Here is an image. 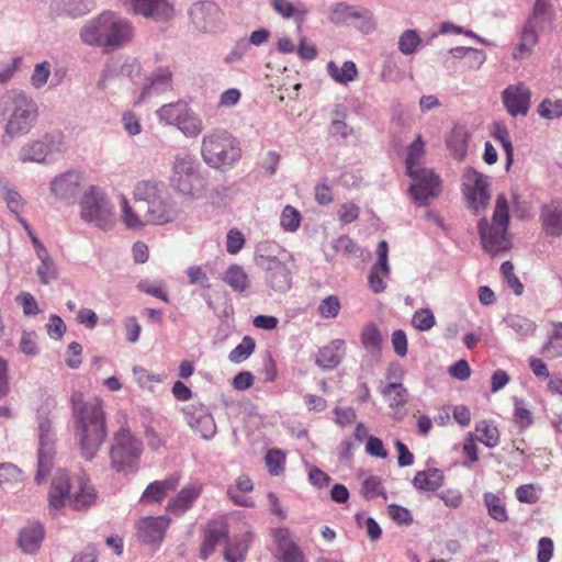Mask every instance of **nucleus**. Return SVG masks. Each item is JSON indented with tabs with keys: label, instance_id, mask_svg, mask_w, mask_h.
Listing matches in <instances>:
<instances>
[{
	"label": "nucleus",
	"instance_id": "c03bdc74",
	"mask_svg": "<svg viewBox=\"0 0 562 562\" xmlns=\"http://www.w3.org/2000/svg\"><path fill=\"white\" fill-rule=\"evenodd\" d=\"M271 4L273 10L285 19L303 20L306 14V10L302 4H294L289 0H272Z\"/></svg>",
	"mask_w": 562,
	"mask_h": 562
},
{
	"label": "nucleus",
	"instance_id": "1a4fd4ad",
	"mask_svg": "<svg viewBox=\"0 0 562 562\" xmlns=\"http://www.w3.org/2000/svg\"><path fill=\"white\" fill-rule=\"evenodd\" d=\"M170 186L181 195L198 198L203 189L201 165L196 157L181 150L173 156L169 176Z\"/></svg>",
	"mask_w": 562,
	"mask_h": 562
},
{
	"label": "nucleus",
	"instance_id": "a878e982",
	"mask_svg": "<svg viewBox=\"0 0 562 562\" xmlns=\"http://www.w3.org/2000/svg\"><path fill=\"white\" fill-rule=\"evenodd\" d=\"M191 109L187 102L177 101L164 104L156 110L155 114L159 124L178 128Z\"/></svg>",
	"mask_w": 562,
	"mask_h": 562
},
{
	"label": "nucleus",
	"instance_id": "aec40b11",
	"mask_svg": "<svg viewBox=\"0 0 562 562\" xmlns=\"http://www.w3.org/2000/svg\"><path fill=\"white\" fill-rule=\"evenodd\" d=\"M542 229L549 237L562 236V201L554 199L542 205L539 215Z\"/></svg>",
	"mask_w": 562,
	"mask_h": 562
},
{
	"label": "nucleus",
	"instance_id": "6ab92c4d",
	"mask_svg": "<svg viewBox=\"0 0 562 562\" xmlns=\"http://www.w3.org/2000/svg\"><path fill=\"white\" fill-rule=\"evenodd\" d=\"M289 258V252L276 241L259 243L255 249V262L261 270L288 261Z\"/></svg>",
	"mask_w": 562,
	"mask_h": 562
},
{
	"label": "nucleus",
	"instance_id": "c85d7f7f",
	"mask_svg": "<svg viewBox=\"0 0 562 562\" xmlns=\"http://www.w3.org/2000/svg\"><path fill=\"white\" fill-rule=\"evenodd\" d=\"M445 482V474L437 468L418 471L413 481V486L419 492H435L439 490Z\"/></svg>",
	"mask_w": 562,
	"mask_h": 562
},
{
	"label": "nucleus",
	"instance_id": "09e8293b",
	"mask_svg": "<svg viewBox=\"0 0 562 562\" xmlns=\"http://www.w3.org/2000/svg\"><path fill=\"white\" fill-rule=\"evenodd\" d=\"M269 474L279 476L284 472L285 453L280 449H270L265 457Z\"/></svg>",
	"mask_w": 562,
	"mask_h": 562
},
{
	"label": "nucleus",
	"instance_id": "f03ea898",
	"mask_svg": "<svg viewBox=\"0 0 562 562\" xmlns=\"http://www.w3.org/2000/svg\"><path fill=\"white\" fill-rule=\"evenodd\" d=\"M71 402L80 453L87 461H91L106 438L102 403L99 398L83 402L80 395H72Z\"/></svg>",
	"mask_w": 562,
	"mask_h": 562
},
{
	"label": "nucleus",
	"instance_id": "7ed1b4c3",
	"mask_svg": "<svg viewBox=\"0 0 562 562\" xmlns=\"http://www.w3.org/2000/svg\"><path fill=\"white\" fill-rule=\"evenodd\" d=\"M81 42L88 46L117 49L134 37L132 23L112 11H103L89 19L79 32Z\"/></svg>",
	"mask_w": 562,
	"mask_h": 562
},
{
	"label": "nucleus",
	"instance_id": "13d9d810",
	"mask_svg": "<svg viewBox=\"0 0 562 562\" xmlns=\"http://www.w3.org/2000/svg\"><path fill=\"white\" fill-rule=\"evenodd\" d=\"M191 428L194 429L196 432H199L201 435V437L204 439H211L216 434V425H215L214 418L210 414V412H207V413L201 412L200 419L196 423V426L191 427Z\"/></svg>",
	"mask_w": 562,
	"mask_h": 562
},
{
	"label": "nucleus",
	"instance_id": "79ce46f5",
	"mask_svg": "<svg viewBox=\"0 0 562 562\" xmlns=\"http://www.w3.org/2000/svg\"><path fill=\"white\" fill-rule=\"evenodd\" d=\"M424 147L425 144L422 136H417V138L407 147L405 161L407 175L423 169L419 165L424 156Z\"/></svg>",
	"mask_w": 562,
	"mask_h": 562
},
{
	"label": "nucleus",
	"instance_id": "bf43d9fd",
	"mask_svg": "<svg viewBox=\"0 0 562 562\" xmlns=\"http://www.w3.org/2000/svg\"><path fill=\"white\" fill-rule=\"evenodd\" d=\"M133 375L135 378L136 383L143 387L153 391L154 385L156 383H160L162 381L161 376L158 374L149 373L146 369L142 367L133 368Z\"/></svg>",
	"mask_w": 562,
	"mask_h": 562
},
{
	"label": "nucleus",
	"instance_id": "5fc2aeb1",
	"mask_svg": "<svg viewBox=\"0 0 562 562\" xmlns=\"http://www.w3.org/2000/svg\"><path fill=\"white\" fill-rule=\"evenodd\" d=\"M301 224V214L292 205H286L280 216V225L285 232H296Z\"/></svg>",
	"mask_w": 562,
	"mask_h": 562
},
{
	"label": "nucleus",
	"instance_id": "39448f33",
	"mask_svg": "<svg viewBox=\"0 0 562 562\" xmlns=\"http://www.w3.org/2000/svg\"><path fill=\"white\" fill-rule=\"evenodd\" d=\"M95 497L94 488L85 476L70 479L66 470H58L48 493L49 510L57 515L66 503L76 510L85 509L94 503Z\"/></svg>",
	"mask_w": 562,
	"mask_h": 562
},
{
	"label": "nucleus",
	"instance_id": "de8ad7c7",
	"mask_svg": "<svg viewBox=\"0 0 562 562\" xmlns=\"http://www.w3.org/2000/svg\"><path fill=\"white\" fill-rule=\"evenodd\" d=\"M50 76L52 64L48 60L37 63L30 77V83L34 89L40 90L48 83Z\"/></svg>",
	"mask_w": 562,
	"mask_h": 562
},
{
	"label": "nucleus",
	"instance_id": "37998d69",
	"mask_svg": "<svg viewBox=\"0 0 562 562\" xmlns=\"http://www.w3.org/2000/svg\"><path fill=\"white\" fill-rule=\"evenodd\" d=\"M178 130L187 138H195L204 130L203 121L200 115L191 109L187 116H184V120H182Z\"/></svg>",
	"mask_w": 562,
	"mask_h": 562
},
{
	"label": "nucleus",
	"instance_id": "69168bd1",
	"mask_svg": "<svg viewBox=\"0 0 562 562\" xmlns=\"http://www.w3.org/2000/svg\"><path fill=\"white\" fill-rule=\"evenodd\" d=\"M362 493L366 498L372 499L378 495H382L386 498L384 487L382 486L381 480L378 476H368L362 483Z\"/></svg>",
	"mask_w": 562,
	"mask_h": 562
},
{
	"label": "nucleus",
	"instance_id": "e2e57ef3",
	"mask_svg": "<svg viewBox=\"0 0 562 562\" xmlns=\"http://www.w3.org/2000/svg\"><path fill=\"white\" fill-rule=\"evenodd\" d=\"M382 341L378 327L373 324L368 325L361 334V342L366 349L376 350Z\"/></svg>",
	"mask_w": 562,
	"mask_h": 562
},
{
	"label": "nucleus",
	"instance_id": "4be33fe9",
	"mask_svg": "<svg viewBox=\"0 0 562 562\" xmlns=\"http://www.w3.org/2000/svg\"><path fill=\"white\" fill-rule=\"evenodd\" d=\"M94 5V0H50L48 10L52 16L76 19L88 14Z\"/></svg>",
	"mask_w": 562,
	"mask_h": 562
},
{
	"label": "nucleus",
	"instance_id": "c756f323",
	"mask_svg": "<svg viewBox=\"0 0 562 562\" xmlns=\"http://www.w3.org/2000/svg\"><path fill=\"white\" fill-rule=\"evenodd\" d=\"M200 494V486L188 485L183 487L178 493V495L168 503L167 510L173 515L180 516L193 505Z\"/></svg>",
	"mask_w": 562,
	"mask_h": 562
},
{
	"label": "nucleus",
	"instance_id": "0eeeda50",
	"mask_svg": "<svg viewBox=\"0 0 562 562\" xmlns=\"http://www.w3.org/2000/svg\"><path fill=\"white\" fill-rule=\"evenodd\" d=\"M509 224V206L504 194L496 198L491 224L486 218L479 222V233L483 248L491 255L506 251L512 247L507 233Z\"/></svg>",
	"mask_w": 562,
	"mask_h": 562
},
{
	"label": "nucleus",
	"instance_id": "338daca9",
	"mask_svg": "<svg viewBox=\"0 0 562 562\" xmlns=\"http://www.w3.org/2000/svg\"><path fill=\"white\" fill-rule=\"evenodd\" d=\"M245 246V236L237 229L232 228L226 235V250L231 255L238 254Z\"/></svg>",
	"mask_w": 562,
	"mask_h": 562
},
{
	"label": "nucleus",
	"instance_id": "b1692460",
	"mask_svg": "<svg viewBox=\"0 0 562 562\" xmlns=\"http://www.w3.org/2000/svg\"><path fill=\"white\" fill-rule=\"evenodd\" d=\"M228 528L224 519L210 521L204 528L201 557L207 559L215 546L227 537Z\"/></svg>",
	"mask_w": 562,
	"mask_h": 562
},
{
	"label": "nucleus",
	"instance_id": "f3484780",
	"mask_svg": "<svg viewBox=\"0 0 562 562\" xmlns=\"http://www.w3.org/2000/svg\"><path fill=\"white\" fill-rule=\"evenodd\" d=\"M189 15L198 30L213 32L217 27L220 9L213 1H200L190 8Z\"/></svg>",
	"mask_w": 562,
	"mask_h": 562
},
{
	"label": "nucleus",
	"instance_id": "774afa93",
	"mask_svg": "<svg viewBox=\"0 0 562 562\" xmlns=\"http://www.w3.org/2000/svg\"><path fill=\"white\" fill-rule=\"evenodd\" d=\"M277 558L279 562H306L303 551L296 543L277 551Z\"/></svg>",
	"mask_w": 562,
	"mask_h": 562
},
{
	"label": "nucleus",
	"instance_id": "2f4dec72",
	"mask_svg": "<svg viewBox=\"0 0 562 562\" xmlns=\"http://www.w3.org/2000/svg\"><path fill=\"white\" fill-rule=\"evenodd\" d=\"M252 541V533L246 531L240 537L231 540L224 551L226 562H241L244 561L249 546Z\"/></svg>",
	"mask_w": 562,
	"mask_h": 562
},
{
	"label": "nucleus",
	"instance_id": "7c9ffc66",
	"mask_svg": "<svg viewBox=\"0 0 562 562\" xmlns=\"http://www.w3.org/2000/svg\"><path fill=\"white\" fill-rule=\"evenodd\" d=\"M177 485L178 481L175 477L154 481L148 484L143 492L140 502L146 504L160 503L167 496L168 492L176 490Z\"/></svg>",
	"mask_w": 562,
	"mask_h": 562
},
{
	"label": "nucleus",
	"instance_id": "6e6d98bb",
	"mask_svg": "<svg viewBox=\"0 0 562 562\" xmlns=\"http://www.w3.org/2000/svg\"><path fill=\"white\" fill-rule=\"evenodd\" d=\"M436 324V318L430 308H419L412 317V325L419 331H427Z\"/></svg>",
	"mask_w": 562,
	"mask_h": 562
},
{
	"label": "nucleus",
	"instance_id": "4d7b16f0",
	"mask_svg": "<svg viewBox=\"0 0 562 562\" xmlns=\"http://www.w3.org/2000/svg\"><path fill=\"white\" fill-rule=\"evenodd\" d=\"M390 276V268L373 266L369 274V286L374 293H382L386 285L385 279Z\"/></svg>",
	"mask_w": 562,
	"mask_h": 562
},
{
	"label": "nucleus",
	"instance_id": "0e129e2a",
	"mask_svg": "<svg viewBox=\"0 0 562 562\" xmlns=\"http://www.w3.org/2000/svg\"><path fill=\"white\" fill-rule=\"evenodd\" d=\"M23 63L22 56H14L9 61H0V83L10 81Z\"/></svg>",
	"mask_w": 562,
	"mask_h": 562
},
{
	"label": "nucleus",
	"instance_id": "473e14b6",
	"mask_svg": "<svg viewBox=\"0 0 562 562\" xmlns=\"http://www.w3.org/2000/svg\"><path fill=\"white\" fill-rule=\"evenodd\" d=\"M224 282L235 292L244 293L250 286V279L246 270L237 265H231L224 273Z\"/></svg>",
	"mask_w": 562,
	"mask_h": 562
},
{
	"label": "nucleus",
	"instance_id": "f8f14e48",
	"mask_svg": "<svg viewBox=\"0 0 562 562\" xmlns=\"http://www.w3.org/2000/svg\"><path fill=\"white\" fill-rule=\"evenodd\" d=\"M412 183L408 193L417 206H425L430 199H435L440 193V179L431 169H422L408 173Z\"/></svg>",
	"mask_w": 562,
	"mask_h": 562
},
{
	"label": "nucleus",
	"instance_id": "cd10ccee",
	"mask_svg": "<svg viewBox=\"0 0 562 562\" xmlns=\"http://www.w3.org/2000/svg\"><path fill=\"white\" fill-rule=\"evenodd\" d=\"M263 271L266 283L272 290L277 292H285L290 289L292 282V272L286 266V261L269 267Z\"/></svg>",
	"mask_w": 562,
	"mask_h": 562
},
{
	"label": "nucleus",
	"instance_id": "603ef678",
	"mask_svg": "<svg viewBox=\"0 0 562 562\" xmlns=\"http://www.w3.org/2000/svg\"><path fill=\"white\" fill-rule=\"evenodd\" d=\"M351 24H353L363 34H370L376 27L373 14L368 9L361 7H358L357 14L355 15Z\"/></svg>",
	"mask_w": 562,
	"mask_h": 562
},
{
	"label": "nucleus",
	"instance_id": "393cba45",
	"mask_svg": "<svg viewBox=\"0 0 562 562\" xmlns=\"http://www.w3.org/2000/svg\"><path fill=\"white\" fill-rule=\"evenodd\" d=\"M345 351V340L334 339L318 350L316 364L323 370H333L341 362Z\"/></svg>",
	"mask_w": 562,
	"mask_h": 562
},
{
	"label": "nucleus",
	"instance_id": "f257e3e1",
	"mask_svg": "<svg viewBox=\"0 0 562 562\" xmlns=\"http://www.w3.org/2000/svg\"><path fill=\"white\" fill-rule=\"evenodd\" d=\"M133 203L124 195L119 198L120 218L131 231L148 225H166L176 221L180 207L166 184L155 179L137 181L132 189Z\"/></svg>",
	"mask_w": 562,
	"mask_h": 562
},
{
	"label": "nucleus",
	"instance_id": "f704fd0d",
	"mask_svg": "<svg viewBox=\"0 0 562 562\" xmlns=\"http://www.w3.org/2000/svg\"><path fill=\"white\" fill-rule=\"evenodd\" d=\"M326 69L334 81L345 86L356 80L358 77L357 66L351 60H346L341 67L330 60L327 63Z\"/></svg>",
	"mask_w": 562,
	"mask_h": 562
},
{
	"label": "nucleus",
	"instance_id": "680f3d73",
	"mask_svg": "<svg viewBox=\"0 0 562 562\" xmlns=\"http://www.w3.org/2000/svg\"><path fill=\"white\" fill-rule=\"evenodd\" d=\"M341 305L338 296L329 295L318 305V313L323 318H335L340 312Z\"/></svg>",
	"mask_w": 562,
	"mask_h": 562
},
{
	"label": "nucleus",
	"instance_id": "6e6552de",
	"mask_svg": "<svg viewBox=\"0 0 562 562\" xmlns=\"http://www.w3.org/2000/svg\"><path fill=\"white\" fill-rule=\"evenodd\" d=\"M79 216L88 225L109 232L116 224V214L105 192L90 186L79 200Z\"/></svg>",
	"mask_w": 562,
	"mask_h": 562
},
{
	"label": "nucleus",
	"instance_id": "58836bf2",
	"mask_svg": "<svg viewBox=\"0 0 562 562\" xmlns=\"http://www.w3.org/2000/svg\"><path fill=\"white\" fill-rule=\"evenodd\" d=\"M422 46L423 40L417 30H405L398 36L397 48L405 56L414 55Z\"/></svg>",
	"mask_w": 562,
	"mask_h": 562
},
{
	"label": "nucleus",
	"instance_id": "9d476101",
	"mask_svg": "<svg viewBox=\"0 0 562 562\" xmlns=\"http://www.w3.org/2000/svg\"><path fill=\"white\" fill-rule=\"evenodd\" d=\"M143 451L142 441L128 429L121 428L114 436L110 450L111 464L116 471H125L136 465Z\"/></svg>",
	"mask_w": 562,
	"mask_h": 562
},
{
	"label": "nucleus",
	"instance_id": "bb28decb",
	"mask_svg": "<svg viewBox=\"0 0 562 562\" xmlns=\"http://www.w3.org/2000/svg\"><path fill=\"white\" fill-rule=\"evenodd\" d=\"M44 536V526L40 521H30L20 531L19 546L23 552L33 554L40 549Z\"/></svg>",
	"mask_w": 562,
	"mask_h": 562
},
{
	"label": "nucleus",
	"instance_id": "9b49d317",
	"mask_svg": "<svg viewBox=\"0 0 562 562\" xmlns=\"http://www.w3.org/2000/svg\"><path fill=\"white\" fill-rule=\"evenodd\" d=\"M66 149L64 136L59 133H46L37 139L25 143L18 153L22 162L43 164L47 158L61 154Z\"/></svg>",
	"mask_w": 562,
	"mask_h": 562
},
{
	"label": "nucleus",
	"instance_id": "a19ab883",
	"mask_svg": "<svg viewBox=\"0 0 562 562\" xmlns=\"http://www.w3.org/2000/svg\"><path fill=\"white\" fill-rule=\"evenodd\" d=\"M476 436L475 440H479L488 448H494L499 443V432L495 425L486 420H481L475 426Z\"/></svg>",
	"mask_w": 562,
	"mask_h": 562
},
{
	"label": "nucleus",
	"instance_id": "a211bd4d",
	"mask_svg": "<svg viewBox=\"0 0 562 562\" xmlns=\"http://www.w3.org/2000/svg\"><path fill=\"white\" fill-rule=\"evenodd\" d=\"M83 178L75 170L66 171L50 181V192L59 200H74L80 191Z\"/></svg>",
	"mask_w": 562,
	"mask_h": 562
},
{
	"label": "nucleus",
	"instance_id": "ddd939ff",
	"mask_svg": "<svg viewBox=\"0 0 562 562\" xmlns=\"http://www.w3.org/2000/svg\"><path fill=\"white\" fill-rule=\"evenodd\" d=\"M463 193L468 209L475 215L485 211L491 199L487 177L474 170L468 171L463 182Z\"/></svg>",
	"mask_w": 562,
	"mask_h": 562
},
{
	"label": "nucleus",
	"instance_id": "2eb2a0df",
	"mask_svg": "<svg viewBox=\"0 0 562 562\" xmlns=\"http://www.w3.org/2000/svg\"><path fill=\"white\" fill-rule=\"evenodd\" d=\"M502 101L512 116H526L530 109L531 91L524 82L509 85L502 92Z\"/></svg>",
	"mask_w": 562,
	"mask_h": 562
},
{
	"label": "nucleus",
	"instance_id": "ea45409f",
	"mask_svg": "<svg viewBox=\"0 0 562 562\" xmlns=\"http://www.w3.org/2000/svg\"><path fill=\"white\" fill-rule=\"evenodd\" d=\"M483 501L488 516L492 519L498 522H505L508 520L507 509L501 496L491 492H486L483 495Z\"/></svg>",
	"mask_w": 562,
	"mask_h": 562
},
{
	"label": "nucleus",
	"instance_id": "dca6fc26",
	"mask_svg": "<svg viewBox=\"0 0 562 562\" xmlns=\"http://www.w3.org/2000/svg\"><path fill=\"white\" fill-rule=\"evenodd\" d=\"M135 14L156 22H166L173 15V4L168 0H131Z\"/></svg>",
	"mask_w": 562,
	"mask_h": 562
},
{
	"label": "nucleus",
	"instance_id": "72a5a7b5",
	"mask_svg": "<svg viewBox=\"0 0 562 562\" xmlns=\"http://www.w3.org/2000/svg\"><path fill=\"white\" fill-rule=\"evenodd\" d=\"M447 146L451 154L462 159L468 150L469 133L462 125H454L447 137Z\"/></svg>",
	"mask_w": 562,
	"mask_h": 562
},
{
	"label": "nucleus",
	"instance_id": "c9c22d12",
	"mask_svg": "<svg viewBox=\"0 0 562 562\" xmlns=\"http://www.w3.org/2000/svg\"><path fill=\"white\" fill-rule=\"evenodd\" d=\"M381 393L393 408L403 407L408 402V391L402 383L390 382L382 387Z\"/></svg>",
	"mask_w": 562,
	"mask_h": 562
},
{
	"label": "nucleus",
	"instance_id": "864d4df0",
	"mask_svg": "<svg viewBox=\"0 0 562 562\" xmlns=\"http://www.w3.org/2000/svg\"><path fill=\"white\" fill-rule=\"evenodd\" d=\"M255 350V340L245 336L240 344H238L228 355V359L233 363H240L245 361Z\"/></svg>",
	"mask_w": 562,
	"mask_h": 562
},
{
	"label": "nucleus",
	"instance_id": "5701e85b",
	"mask_svg": "<svg viewBox=\"0 0 562 562\" xmlns=\"http://www.w3.org/2000/svg\"><path fill=\"white\" fill-rule=\"evenodd\" d=\"M172 88V72L168 67H159L147 78L142 88L140 99L144 100L153 94H160Z\"/></svg>",
	"mask_w": 562,
	"mask_h": 562
},
{
	"label": "nucleus",
	"instance_id": "052dcab7",
	"mask_svg": "<svg viewBox=\"0 0 562 562\" xmlns=\"http://www.w3.org/2000/svg\"><path fill=\"white\" fill-rule=\"evenodd\" d=\"M538 113L541 117L553 120L562 116V100H543L538 106Z\"/></svg>",
	"mask_w": 562,
	"mask_h": 562
},
{
	"label": "nucleus",
	"instance_id": "423d86ee",
	"mask_svg": "<svg viewBox=\"0 0 562 562\" xmlns=\"http://www.w3.org/2000/svg\"><path fill=\"white\" fill-rule=\"evenodd\" d=\"M206 166L218 171L232 169L243 156L240 142L225 128H212L203 134L200 147Z\"/></svg>",
	"mask_w": 562,
	"mask_h": 562
},
{
	"label": "nucleus",
	"instance_id": "a18cd8bd",
	"mask_svg": "<svg viewBox=\"0 0 562 562\" xmlns=\"http://www.w3.org/2000/svg\"><path fill=\"white\" fill-rule=\"evenodd\" d=\"M543 352L549 358L562 357V323L553 324L549 340L543 347Z\"/></svg>",
	"mask_w": 562,
	"mask_h": 562
},
{
	"label": "nucleus",
	"instance_id": "e433bc0d",
	"mask_svg": "<svg viewBox=\"0 0 562 562\" xmlns=\"http://www.w3.org/2000/svg\"><path fill=\"white\" fill-rule=\"evenodd\" d=\"M492 136L503 147L506 156V169L508 170L514 160V147L506 125L503 122H495L492 126Z\"/></svg>",
	"mask_w": 562,
	"mask_h": 562
},
{
	"label": "nucleus",
	"instance_id": "4468645a",
	"mask_svg": "<svg viewBox=\"0 0 562 562\" xmlns=\"http://www.w3.org/2000/svg\"><path fill=\"white\" fill-rule=\"evenodd\" d=\"M55 454V432L52 422L47 418L38 419V468L35 481L41 484L46 480L53 464Z\"/></svg>",
	"mask_w": 562,
	"mask_h": 562
},
{
	"label": "nucleus",
	"instance_id": "3c124183",
	"mask_svg": "<svg viewBox=\"0 0 562 562\" xmlns=\"http://www.w3.org/2000/svg\"><path fill=\"white\" fill-rule=\"evenodd\" d=\"M514 423L520 430H526L533 423L531 411L517 397L514 398Z\"/></svg>",
	"mask_w": 562,
	"mask_h": 562
},
{
	"label": "nucleus",
	"instance_id": "20e7f679",
	"mask_svg": "<svg viewBox=\"0 0 562 562\" xmlns=\"http://www.w3.org/2000/svg\"><path fill=\"white\" fill-rule=\"evenodd\" d=\"M0 113L7 115L2 142L27 135L38 120L36 101L23 90L12 89L0 99Z\"/></svg>",
	"mask_w": 562,
	"mask_h": 562
},
{
	"label": "nucleus",
	"instance_id": "49530a36",
	"mask_svg": "<svg viewBox=\"0 0 562 562\" xmlns=\"http://www.w3.org/2000/svg\"><path fill=\"white\" fill-rule=\"evenodd\" d=\"M40 265L36 268V276L42 284L47 285L58 278L57 267L50 255L38 258Z\"/></svg>",
	"mask_w": 562,
	"mask_h": 562
},
{
	"label": "nucleus",
	"instance_id": "4c0bfd02",
	"mask_svg": "<svg viewBox=\"0 0 562 562\" xmlns=\"http://www.w3.org/2000/svg\"><path fill=\"white\" fill-rule=\"evenodd\" d=\"M504 323L519 337L532 336L537 329V325L533 321L518 314L507 315L504 318Z\"/></svg>",
	"mask_w": 562,
	"mask_h": 562
},
{
	"label": "nucleus",
	"instance_id": "412c9836",
	"mask_svg": "<svg viewBox=\"0 0 562 562\" xmlns=\"http://www.w3.org/2000/svg\"><path fill=\"white\" fill-rule=\"evenodd\" d=\"M169 524L166 516L144 517L137 522L138 538L145 543H160Z\"/></svg>",
	"mask_w": 562,
	"mask_h": 562
},
{
	"label": "nucleus",
	"instance_id": "8fccbe9b",
	"mask_svg": "<svg viewBox=\"0 0 562 562\" xmlns=\"http://www.w3.org/2000/svg\"><path fill=\"white\" fill-rule=\"evenodd\" d=\"M358 7L337 3L330 10L329 20L335 24L351 23L357 14Z\"/></svg>",
	"mask_w": 562,
	"mask_h": 562
}]
</instances>
